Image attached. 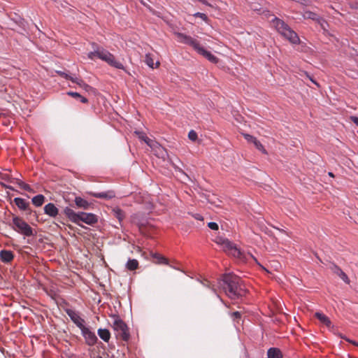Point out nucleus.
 <instances>
[{
    "mask_svg": "<svg viewBox=\"0 0 358 358\" xmlns=\"http://www.w3.org/2000/svg\"><path fill=\"white\" fill-rule=\"evenodd\" d=\"M220 285L226 294L231 299L239 298L245 294L246 290L241 278L234 274H224Z\"/></svg>",
    "mask_w": 358,
    "mask_h": 358,
    "instance_id": "1",
    "label": "nucleus"
},
{
    "mask_svg": "<svg viewBox=\"0 0 358 358\" xmlns=\"http://www.w3.org/2000/svg\"><path fill=\"white\" fill-rule=\"evenodd\" d=\"M92 46L93 51L87 54V57L90 59L94 60L96 58H99L113 67L125 71L124 65L120 62L117 61L115 56L107 50L95 43H92Z\"/></svg>",
    "mask_w": 358,
    "mask_h": 358,
    "instance_id": "2",
    "label": "nucleus"
},
{
    "mask_svg": "<svg viewBox=\"0 0 358 358\" xmlns=\"http://www.w3.org/2000/svg\"><path fill=\"white\" fill-rule=\"evenodd\" d=\"M174 35L178 42L191 46L197 53L206 58L210 62L216 64L218 62V59L210 52L205 50L196 39L180 32H175Z\"/></svg>",
    "mask_w": 358,
    "mask_h": 358,
    "instance_id": "3",
    "label": "nucleus"
},
{
    "mask_svg": "<svg viewBox=\"0 0 358 358\" xmlns=\"http://www.w3.org/2000/svg\"><path fill=\"white\" fill-rule=\"evenodd\" d=\"M64 212L71 222L78 225H80L79 224L80 221H82L89 225H93L98 221L97 216L93 213H87L84 212L76 213L69 207H66Z\"/></svg>",
    "mask_w": 358,
    "mask_h": 358,
    "instance_id": "4",
    "label": "nucleus"
},
{
    "mask_svg": "<svg viewBox=\"0 0 358 358\" xmlns=\"http://www.w3.org/2000/svg\"><path fill=\"white\" fill-rule=\"evenodd\" d=\"M273 25L275 29L283 37L294 44L299 43L300 39L297 34L284 21L275 17L273 20Z\"/></svg>",
    "mask_w": 358,
    "mask_h": 358,
    "instance_id": "5",
    "label": "nucleus"
},
{
    "mask_svg": "<svg viewBox=\"0 0 358 358\" xmlns=\"http://www.w3.org/2000/svg\"><path fill=\"white\" fill-rule=\"evenodd\" d=\"M12 228L19 234L25 236H31L34 235L33 229L21 217L14 216L13 217Z\"/></svg>",
    "mask_w": 358,
    "mask_h": 358,
    "instance_id": "6",
    "label": "nucleus"
},
{
    "mask_svg": "<svg viewBox=\"0 0 358 358\" xmlns=\"http://www.w3.org/2000/svg\"><path fill=\"white\" fill-rule=\"evenodd\" d=\"M218 244L221 245L222 249L227 252L229 255H232L235 258L240 260H244L245 259L244 253L237 248L236 245L227 240H222V242H218Z\"/></svg>",
    "mask_w": 358,
    "mask_h": 358,
    "instance_id": "7",
    "label": "nucleus"
},
{
    "mask_svg": "<svg viewBox=\"0 0 358 358\" xmlns=\"http://www.w3.org/2000/svg\"><path fill=\"white\" fill-rule=\"evenodd\" d=\"M113 327L117 332V336L121 338L124 341H127L129 339L130 334L127 325L121 319L117 317H115Z\"/></svg>",
    "mask_w": 358,
    "mask_h": 358,
    "instance_id": "8",
    "label": "nucleus"
},
{
    "mask_svg": "<svg viewBox=\"0 0 358 358\" xmlns=\"http://www.w3.org/2000/svg\"><path fill=\"white\" fill-rule=\"evenodd\" d=\"M80 330L82 335L85 338V342L88 345L92 346L96 343L98 338L94 332L91 331L86 327H84Z\"/></svg>",
    "mask_w": 358,
    "mask_h": 358,
    "instance_id": "9",
    "label": "nucleus"
},
{
    "mask_svg": "<svg viewBox=\"0 0 358 358\" xmlns=\"http://www.w3.org/2000/svg\"><path fill=\"white\" fill-rule=\"evenodd\" d=\"M66 312L68 316L76 324V326L79 327L80 329H82V328L85 327V320L81 318L76 311L71 309H67Z\"/></svg>",
    "mask_w": 358,
    "mask_h": 358,
    "instance_id": "10",
    "label": "nucleus"
},
{
    "mask_svg": "<svg viewBox=\"0 0 358 358\" xmlns=\"http://www.w3.org/2000/svg\"><path fill=\"white\" fill-rule=\"evenodd\" d=\"M15 204L20 209L23 210L29 211L28 213H31V210L29 208V203L25 199L22 198H15L13 200Z\"/></svg>",
    "mask_w": 358,
    "mask_h": 358,
    "instance_id": "11",
    "label": "nucleus"
},
{
    "mask_svg": "<svg viewBox=\"0 0 358 358\" xmlns=\"http://www.w3.org/2000/svg\"><path fill=\"white\" fill-rule=\"evenodd\" d=\"M331 271L334 273L339 276L347 284L350 283V279L348 275L343 271V270L336 264H333L331 267Z\"/></svg>",
    "mask_w": 358,
    "mask_h": 358,
    "instance_id": "12",
    "label": "nucleus"
},
{
    "mask_svg": "<svg viewBox=\"0 0 358 358\" xmlns=\"http://www.w3.org/2000/svg\"><path fill=\"white\" fill-rule=\"evenodd\" d=\"M136 135L142 141H143L148 146L153 148L157 144L155 141L149 138L146 134L142 131H136Z\"/></svg>",
    "mask_w": 358,
    "mask_h": 358,
    "instance_id": "13",
    "label": "nucleus"
},
{
    "mask_svg": "<svg viewBox=\"0 0 358 358\" xmlns=\"http://www.w3.org/2000/svg\"><path fill=\"white\" fill-rule=\"evenodd\" d=\"M44 212L46 215L55 217L59 213V210L55 204L49 203L44 206Z\"/></svg>",
    "mask_w": 358,
    "mask_h": 358,
    "instance_id": "14",
    "label": "nucleus"
},
{
    "mask_svg": "<svg viewBox=\"0 0 358 358\" xmlns=\"http://www.w3.org/2000/svg\"><path fill=\"white\" fill-rule=\"evenodd\" d=\"M13 258V252L10 250H3L0 252V259L4 263L10 262Z\"/></svg>",
    "mask_w": 358,
    "mask_h": 358,
    "instance_id": "15",
    "label": "nucleus"
},
{
    "mask_svg": "<svg viewBox=\"0 0 358 358\" xmlns=\"http://www.w3.org/2000/svg\"><path fill=\"white\" fill-rule=\"evenodd\" d=\"M303 17L305 19H311L320 23L321 25H322V22H324L323 19L320 17L317 14L309 10L304 11L303 13Z\"/></svg>",
    "mask_w": 358,
    "mask_h": 358,
    "instance_id": "16",
    "label": "nucleus"
},
{
    "mask_svg": "<svg viewBox=\"0 0 358 358\" xmlns=\"http://www.w3.org/2000/svg\"><path fill=\"white\" fill-rule=\"evenodd\" d=\"M91 194L96 198L110 199L115 197V194L113 191L103 192H94Z\"/></svg>",
    "mask_w": 358,
    "mask_h": 358,
    "instance_id": "17",
    "label": "nucleus"
},
{
    "mask_svg": "<svg viewBox=\"0 0 358 358\" xmlns=\"http://www.w3.org/2000/svg\"><path fill=\"white\" fill-rule=\"evenodd\" d=\"M315 316L317 319H318L321 323L327 326V327H330L331 326V321L329 318L326 316L324 314L322 313L317 312L315 313Z\"/></svg>",
    "mask_w": 358,
    "mask_h": 358,
    "instance_id": "18",
    "label": "nucleus"
},
{
    "mask_svg": "<svg viewBox=\"0 0 358 358\" xmlns=\"http://www.w3.org/2000/svg\"><path fill=\"white\" fill-rule=\"evenodd\" d=\"M267 356H268V358H281L282 352L278 348H271L268 349V350L267 352Z\"/></svg>",
    "mask_w": 358,
    "mask_h": 358,
    "instance_id": "19",
    "label": "nucleus"
},
{
    "mask_svg": "<svg viewBox=\"0 0 358 358\" xmlns=\"http://www.w3.org/2000/svg\"><path fill=\"white\" fill-rule=\"evenodd\" d=\"M98 335L105 342H108L110 338V333L106 329H99Z\"/></svg>",
    "mask_w": 358,
    "mask_h": 358,
    "instance_id": "20",
    "label": "nucleus"
},
{
    "mask_svg": "<svg viewBox=\"0 0 358 358\" xmlns=\"http://www.w3.org/2000/svg\"><path fill=\"white\" fill-rule=\"evenodd\" d=\"M75 203L78 207L87 209L90 206V203L81 197H76Z\"/></svg>",
    "mask_w": 358,
    "mask_h": 358,
    "instance_id": "21",
    "label": "nucleus"
},
{
    "mask_svg": "<svg viewBox=\"0 0 358 358\" xmlns=\"http://www.w3.org/2000/svg\"><path fill=\"white\" fill-rule=\"evenodd\" d=\"M45 201V196L43 194H38L32 198V203L34 206H41Z\"/></svg>",
    "mask_w": 358,
    "mask_h": 358,
    "instance_id": "22",
    "label": "nucleus"
},
{
    "mask_svg": "<svg viewBox=\"0 0 358 358\" xmlns=\"http://www.w3.org/2000/svg\"><path fill=\"white\" fill-rule=\"evenodd\" d=\"M126 268L129 271H135L138 268V262L135 259H129Z\"/></svg>",
    "mask_w": 358,
    "mask_h": 358,
    "instance_id": "23",
    "label": "nucleus"
},
{
    "mask_svg": "<svg viewBox=\"0 0 358 358\" xmlns=\"http://www.w3.org/2000/svg\"><path fill=\"white\" fill-rule=\"evenodd\" d=\"M71 81L74 83L78 85L80 87H83L85 90H88L90 88V86L86 84L83 80L79 79L78 78H71Z\"/></svg>",
    "mask_w": 358,
    "mask_h": 358,
    "instance_id": "24",
    "label": "nucleus"
},
{
    "mask_svg": "<svg viewBox=\"0 0 358 358\" xmlns=\"http://www.w3.org/2000/svg\"><path fill=\"white\" fill-rule=\"evenodd\" d=\"M153 258L155 259V262L157 264H169L168 259L159 254H154Z\"/></svg>",
    "mask_w": 358,
    "mask_h": 358,
    "instance_id": "25",
    "label": "nucleus"
},
{
    "mask_svg": "<svg viewBox=\"0 0 358 358\" xmlns=\"http://www.w3.org/2000/svg\"><path fill=\"white\" fill-rule=\"evenodd\" d=\"M68 95L72 96V97H74V98H76L78 99H79L82 103H87L88 102V100L87 99H86L85 97L81 96L79 93L78 92H69L67 93Z\"/></svg>",
    "mask_w": 358,
    "mask_h": 358,
    "instance_id": "26",
    "label": "nucleus"
},
{
    "mask_svg": "<svg viewBox=\"0 0 358 358\" xmlns=\"http://www.w3.org/2000/svg\"><path fill=\"white\" fill-rule=\"evenodd\" d=\"M145 62L146 63V64L151 67V68H154V60L152 59V57L151 55V54H146L145 55Z\"/></svg>",
    "mask_w": 358,
    "mask_h": 358,
    "instance_id": "27",
    "label": "nucleus"
},
{
    "mask_svg": "<svg viewBox=\"0 0 358 358\" xmlns=\"http://www.w3.org/2000/svg\"><path fill=\"white\" fill-rule=\"evenodd\" d=\"M252 143L254 144V145L255 146V148L257 150H259V151H261L264 154H266L267 153V152L264 149L263 145L257 139H256Z\"/></svg>",
    "mask_w": 358,
    "mask_h": 358,
    "instance_id": "28",
    "label": "nucleus"
},
{
    "mask_svg": "<svg viewBox=\"0 0 358 358\" xmlns=\"http://www.w3.org/2000/svg\"><path fill=\"white\" fill-rule=\"evenodd\" d=\"M243 136H244L245 139L248 142V143H253L257 138L253 136H251L250 134H243Z\"/></svg>",
    "mask_w": 358,
    "mask_h": 358,
    "instance_id": "29",
    "label": "nucleus"
},
{
    "mask_svg": "<svg viewBox=\"0 0 358 358\" xmlns=\"http://www.w3.org/2000/svg\"><path fill=\"white\" fill-rule=\"evenodd\" d=\"M188 138L192 141H195L197 139V134L194 130H191L188 134Z\"/></svg>",
    "mask_w": 358,
    "mask_h": 358,
    "instance_id": "30",
    "label": "nucleus"
},
{
    "mask_svg": "<svg viewBox=\"0 0 358 358\" xmlns=\"http://www.w3.org/2000/svg\"><path fill=\"white\" fill-rule=\"evenodd\" d=\"M115 215L119 220H122L124 218V213L122 210L117 209L115 211Z\"/></svg>",
    "mask_w": 358,
    "mask_h": 358,
    "instance_id": "31",
    "label": "nucleus"
},
{
    "mask_svg": "<svg viewBox=\"0 0 358 358\" xmlns=\"http://www.w3.org/2000/svg\"><path fill=\"white\" fill-rule=\"evenodd\" d=\"M231 317L234 320H238L241 317V313L239 311L233 312L231 313Z\"/></svg>",
    "mask_w": 358,
    "mask_h": 358,
    "instance_id": "32",
    "label": "nucleus"
},
{
    "mask_svg": "<svg viewBox=\"0 0 358 358\" xmlns=\"http://www.w3.org/2000/svg\"><path fill=\"white\" fill-rule=\"evenodd\" d=\"M195 17H200L204 21H207L208 20V17L206 14L204 13H196L194 15Z\"/></svg>",
    "mask_w": 358,
    "mask_h": 358,
    "instance_id": "33",
    "label": "nucleus"
},
{
    "mask_svg": "<svg viewBox=\"0 0 358 358\" xmlns=\"http://www.w3.org/2000/svg\"><path fill=\"white\" fill-rule=\"evenodd\" d=\"M208 227L213 230L218 229V224L216 222H210L208 224Z\"/></svg>",
    "mask_w": 358,
    "mask_h": 358,
    "instance_id": "34",
    "label": "nucleus"
},
{
    "mask_svg": "<svg viewBox=\"0 0 358 358\" xmlns=\"http://www.w3.org/2000/svg\"><path fill=\"white\" fill-rule=\"evenodd\" d=\"M57 73L61 76L62 77L67 79V80H71V78H73V76H69L68 75L67 73L63 72V71H58Z\"/></svg>",
    "mask_w": 358,
    "mask_h": 358,
    "instance_id": "35",
    "label": "nucleus"
},
{
    "mask_svg": "<svg viewBox=\"0 0 358 358\" xmlns=\"http://www.w3.org/2000/svg\"><path fill=\"white\" fill-rule=\"evenodd\" d=\"M21 189H22L24 190H26L27 192H33V189H31L30 185H28V184H26V183H24V185H22V187Z\"/></svg>",
    "mask_w": 358,
    "mask_h": 358,
    "instance_id": "36",
    "label": "nucleus"
},
{
    "mask_svg": "<svg viewBox=\"0 0 358 358\" xmlns=\"http://www.w3.org/2000/svg\"><path fill=\"white\" fill-rule=\"evenodd\" d=\"M351 120L357 125L358 126V117L355 116L351 117Z\"/></svg>",
    "mask_w": 358,
    "mask_h": 358,
    "instance_id": "37",
    "label": "nucleus"
},
{
    "mask_svg": "<svg viewBox=\"0 0 358 358\" xmlns=\"http://www.w3.org/2000/svg\"><path fill=\"white\" fill-rule=\"evenodd\" d=\"M16 183L17 184V185H18L20 188H22V185H24V182H22V180H17Z\"/></svg>",
    "mask_w": 358,
    "mask_h": 358,
    "instance_id": "38",
    "label": "nucleus"
},
{
    "mask_svg": "<svg viewBox=\"0 0 358 358\" xmlns=\"http://www.w3.org/2000/svg\"><path fill=\"white\" fill-rule=\"evenodd\" d=\"M197 1L201 2V3H202L203 4H205V5H207V6H210V4L208 3L206 0H197Z\"/></svg>",
    "mask_w": 358,
    "mask_h": 358,
    "instance_id": "39",
    "label": "nucleus"
},
{
    "mask_svg": "<svg viewBox=\"0 0 358 358\" xmlns=\"http://www.w3.org/2000/svg\"><path fill=\"white\" fill-rule=\"evenodd\" d=\"M346 341H348L349 343H352L353 345H355L356 346H358V343L357 342H355V341H351L350 339H346Z\"/></svg>",
    "mask_w": 358,
    "mask_h": 358,
    "instance_id": "40",
    "label": "nucleus"
},
{
    "mask_svg": "<svg viewBox=\"0 0 358 358\" xmlns=\"http://www.w3.org/2000/svg\"><path fill=\"white\" fill-rule=\"evenodd\" d=\"M222 240H226V239L225 238H217L216 242L218 243V242H222Z\"/></svg>",
    "mask_w": 358,
    "mask_h": 358,
    "instance_id": "41",
    "label": "nucleus"
},
{
    "mask_svg": "<svg viewBox=\"0 0 358 358\" xmlns=\"http://www.w3.org/2000/svg\"><path fill=\"white\" fill-rule=\"evenodd\" d=\"M307 76L310 78V80L313 83H315V85H317V83L315 80H313L311 78H310L308 75H307Z\"/></svg>",
    "mask_w": 358,
    "mask_h": 358,
    "instance_id": "42",
    "label": "nucleus"
},
{
    "mask_svg": "<svg viewBox=\"0 0 358 358\" xmlns=\"http://www.w3.org/2000/svg\"><path fill=\"white\" fill-rule=\"evenodd\" d=\"M328 174H329V176H331V177H333V178L334 177V173H331V172H329V173H328Z\"/></svg>",
    "mask_w": 358,
    "mask_h": 358,
    "instance_id": "43",
    "label": "nucleus"
},
{
    "mask_svg": "<svg viewBox=\"0 0 358 358\" xmlns=\"http://www.w3.org/2000/svg\"><path fill=\"white\" fill-rule=\"evenodd\" d=\"M159 65V62L156 63V67H157Z\"/></svg>",
    "mask_w": 358,
    "mask_h": 358,
    "instance_id": "44",
    "label": "nucleus"
},
{
    "mask_svg": "<svg viewBox=\"0 0 358 358\" xmlns=\"http://www.w3.org/2000/svg\"><path fill=\"white\" fill-rule=\"evenodd\" d=\"M355 52H356L357 53V55H358V52H357V50H355Z\"/></svg>",
    "mask_w": 358,
    "mask_h": 358,
    "instance_id": "45",
    "label": "nucleus"
}]
</instances>
